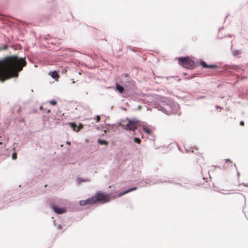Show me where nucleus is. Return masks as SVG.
I'll list each match as a JSON object with an SVG mask.
<instances>
[{"instance_id": "1", "label": "nucleus", "mask_w": 248, "mask_h": 248, "mask_svg": "<svg viewBox=\"0 0 248 248\" xmlns=\"http://www.w3.org/2000/svg\"><path fill=\"white\" fill-rule=\"evenodd\" d=\"M26 65L24 59L17 56H9L0 60V80L4 81L18 76V72Z\"/></svg>"}, {"instance_id": "2", "label": "nucleus", "mask_w": 248, "mask_h": 248, "mask_svg": "<svg viewBox=\"0 0 248 248\" xmlns=\"http://www.w3.org/2000/svg\"><path fill=\"white\" fill-rule=\"evenodd\" d=\"M95 203H100L104 204L108 202L110 200V195L109 194L97 191L93 196Z\"/></svg>"}, {"instance_id": "3", "label": "nucleus", "mask_w": 248, "mask_h": 248, "mask_svg": "<svg viewBox=\"0 0 248 248\" xmlns=\"http://www.w3.org/2000/svg\"><path fill=\"white\" fill-rule=\"evenodd\" d=\"M179 64L186 68L192 69L194 67V62L189 57L178 58Z\"/></svg>"}, {"instance_id": "4", "label": "nucleus", "mask_w": 248, "mask_h": 248, "mask_svg": "<svg viewBox=\"0 0 248 248\" xmlns=\"http://www.w3.org/2000/svg\"><path fill=\"white\" fill-rule=\"evenodd\" d=\"M138 126V122L135 120H128V122L124 127L127 130H131L134 131Z\"/></svg>"}, {"instance_id": "5", "label": "nucleus", "mask_w": 248, "mask_h": 248, "mask_svg": "<svg viewBox=\"0 0 248 248\" xmlns=\"http://www.w3.org/2000/svg\"><path fill=\"white\" fill-rule=\"evenodd\" d=\"M95 204L93 196L85 200H81L79 202V204L81 206H85L88 205H92Z\"/></svg>"}, {"instance_id": "6", "label": "nucleus", "mask_w": 248, "mask_h": 248, "mask_svg": "<svg viewBox=\"0 0 248 248\" xmlns=\"http://www.w3.org/2000/svg\"><path fill=\"white\" fill-rule=\"evenodd\" d=\"M51 208L53 210L58 214H62L65 213L66 210L63 208H60L55 204H52L51 205Z\"/></svg>"}, {"instance_id": "7", "label": "nucleus", "mask_w": 248, "mask_h": 248, "mask_svg": "<svg viewBox=\"0 0 248 248\" xmlns=\"http://www.w3.org/2000/svg\"><path fill=\"white\" fill-rule=\"evenodd\" d=\"M68 124L74 131L76 132L79 131L81 129L83 128V125L82 124H80L78 126L77 125L74 123H69Z\"/></svg>"}, {"instance_id": "8", "label": "nucleus", "mask_w": 248, "mask_h": 248, "mask_svg": "<svg viewBox=\"0 0 248 248\" xmlns=\"http://www.w3.org/2000/svg\"><path fill=\"white\" fill-rule=\"evenodd\" d=\"M200 64L204 68H211V69H215V68H217V66L216 64H210V65H208L204 61H201V62H200Z\"/></svg>"}, {"instance_id": "9", "label": "nucleus", "mask_w": 248, "mask_h": 248, "mask_svg": "<svg viewBox=\"0 0 248 248\" xmlns=\"http://www.w3.org/2000/svg\"><path fill=\"white\" fill-rule=\"evenodd\" d=\"M50 75L53 78L56 79L57 80H58L57 79L60 77L59 75L56 71L52 72Z\"/></svg>"}, {"instance_id": "10", "label": "nucleus", "mask_w": 248, "mask_h": 248, "mask_svg": "<svg viewBox=\"0 0 248 248\" xmlns=\"http://www.w3.org/2000/svg\"><path fill=\"white\" fill-rule=\"evenodd\" d=\"M143 129L148 135H151L152 133L151 129L147 126H143Z\"/></svg>"}, {"instance_id": "11", "label": "nucleus", "mask_w": 248, "mask_h": 248, "mask_svg": "<svg viewBox=\"0 0 248 248\" xmlns=\"http://www.w3.org/2000/svg\"><path fill=\"white\" fill-rule=\"evenodd\" d=\"M136 189H137V187H132L131 188L125 190V191H124L123 193L120 194H119V196H122V195H123L124 194H126V193H128L129 192H131L132 191L135 190Z\"/></svg>"}, {"instance_id": "12", "label": "nucleus", "mask_w": 248, "mask_h": 248, "mask_svg": "<svg viewBox=\"0 0 248 248\" xmlns=\"http://www.w3.org/2000/svg\"><path fill=\"white\" fill-rule=\"evenodd\" d=\"M116 89L120 93H123L124 91V88L121 86V85L117 84L116 85Z\"/></svg>"}, {"instance_id": "13", "label": "nucleus", "mask_w": 248, "mask_h": 248, "mask_svg": "<svg viewBox=\"0 0 248 248\" xmlns=\"http://www.w3.org/2000/svg\"><path fill=\"white\" fill-rule=\"evenodd\" d=\"M77 181L78 184H80L82 182H86V181L84 179H82L80 177H78L77 178Z\"/></svg>"}, {"instance_id": "14", "label": "nucleus", "mask_w": 248, "mask_h": 248, "mask_svg": "<svg viewBox=\"0 0 248 248\" xmlns=\"http://www.w3.org/2000/svg\"><path fill=\"white\" fill-rule=\"evenodd\" d=\"M98 142L101 145H107L108 144V142L107 141L103 140H98Z\"/></svg>"}, {"instance_id": "15", "label": "nucleus", "mask_w": 248, "mask_h": 248, "mask_svg": "<svg viewBox=\"0 0 248 248\" xmlns=\"http://www.w3.org/2000/svg\"><path fill=\"white\" fill-rule=\"evenodd\" d=\"M134 141L136 142L137 143H138L139 144L140 143V142H141V140L140 139L137 138H135L134 139Z\"/></svg>"}, {"instance_id": "16", "label": "nucleus", "mask_w": 248, "mask_h": 248, "mask_svg": "<svg viewBox=\"0 0 248 248\" xmlns=\"http://www.w3.org/2000/svg\"><path fill=\"white\" fill-rule=\"evenodd\" d=\"M12 159L15 160L17 158V154L16 153H14L12 156Z\"/></svg>"}, {"instance_id": "17", "label": "nucleus", "mask_w": 248, "mask_h": 248, "mask_svg": "<svg viewBox=\"0 0 248 248\" xmlns=\"http://www.w3.org/2000/svg\"><path fill=\"white\" fill-rule=\"evenodd\" d=\"M225 163L226 164L230 163L231 164V166H232V162L229 159H225Z\"/></svg>"}, {"instance_id": "18", "label": "nucleus", "mask_w": 248, "mask_h": 248, "mask_svg": "<svg viewBox=\"0 0 248 248\" xmlns=\"http://www.w3.org/2000/svg\"><path fill=\"white\" fill-rule=\"evenodd\" d=\"M49 103L52 105H55L57 104V102L55 100H51Z\"/></svg>"}, {"instance_id": "19", "label": "nucleus", "mask_w": 248, "mask_h": 248, "mask_svg": "<svg viewBox=\"0 0 248 248\" xmlns=\"http://www.w3.org/2000/svg\"><path fill=\"white\" fill-rule=\"evenodd\" d=\"M100 117H99V116H97L96 117V122H99V121H100Z\"/></svg>"}, {"instance_id": "20", "label": "nucleus", "mask_w": 248, "mask_h": 248, "mask_svg": "<svg viewBox=\"0 0 248 248\" xmlns=\"http://www.w3.org/2000/svg\"><path fill=\"white\" fill-rule=\"evenodd\" d=\"M240 124L241 126H244V124H245V123H244V122L243 121H241L240 123Z\"/></svg>"}, {"instance_id": "21", "label": "nucleus", "mask_w": 248, "mask_h": 248, "mask_svg": "<svg viewBox=\"0 0 248 248\" xmlns=\"http://www.w3.org/2000/svg\"><path fill=\"white\" fill-rule=\"evenodd\" d=\"M58 228L59 229H62V225H59L58 226Z\"/></svg>"}, {"instance_id": "22", "label": "nucleus", "mask_w": 248, "mask_h": 248, "mask_svg": "<svg viewBox=\"0 0 248 248\" xmlns=\"http://www.w3.org/2000/svg\"><path fill=\"white\" fill-rule=\"evenodd\" d=\"M7 47V46L6 45H5V46H4L3 47V49H6Z\"/></svg>"}, {"instance_id": "23", "label": "nucleus", "mask_w": 248, "mask_h": 248, "mask_svg": "<svg viewBox=\"0 0 248 248\" xmlns=\"http://www.w3.org/2000/svg\"><path fill=\"white\" fill-rule=\"evenodd\" d=\"M216 108H219L220 109H221V108H220L219 107H218V106H217V107H216Z\"/></svg>"}, {"instance_id": "24", "label": "nucleus", "mask_w": 248, "mask_h": 248, "mask_svg": "<svg viewBox=\"0 0 248 248\" xmlns=\"http://www.w3.org/2000/svg\"><path fill=\"white\" fill-rule=\"evenodd\" d=\"M67 143L68 144H70V142H67Z\"/></svg>"}]
</instances>
